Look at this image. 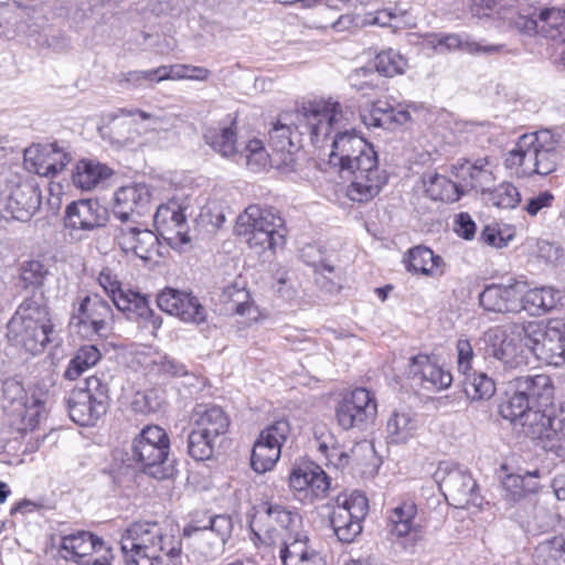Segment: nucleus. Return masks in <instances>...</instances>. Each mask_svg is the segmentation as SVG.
<instances>
[{
	"label": "nucleus",
	"instance_id": "f257e3e1",
	"mask_svg": "<svg viewBox=\"0 0 565 565\" xmlns=\"http://www.w3.org/2000/svg\"><path fill=\"white\" fill-rule=\"evenodd\" d=\"M298 116L309 129L312 143H319L334 135L329 163L338 168L341 175L377 159L374 147L355 134L352 127L353 111L344 108L338 100L316 99L306 105Z\"/></svg>",
	"mask_w": 565,
	"mask_h": 565
},
{
	"label": "nucleus",
	"instance_id": "f03ea898",
	"mask_svg": "<svg viewBox=\"0 0 565 565\" xmlns=\"http://www.w3.org/2000/svg\"><path fill=\"white\" fill-rule=\"evenodd\" d=\"M126 565H180L181 540L154 521H136L121 533Z\"/></svg>",
	"mask_w": 565,
	"mask_h": 565
},
{
	"label": "nucleus",
	"instance_id": "7ed1b4c3",
	"mask_svg": "<svg viewBox=\"0 0 565 565\" xmlns=\"http://www.w3.org/2000/svg\"><path fill=\"white\" fill-rule=\"evenodd\" d=\"M53 324L42 298H28L7 324L8 341L32 355L42 353L52 341Z\"/></svg>",
	"mask_w": 565,
	"mask_h": 565
},
{
	"label": "nucleus",
	"instance_id": "20e7f679",
	"mask_svg": "<svg viewBox=\"0 0 565 565\" xmlns=\"http://www.w3.org/2000/svg\"><path fill=\"white\" fill-rule=\"evenodd\" d=\"M235 233L258 253L275 250L286 242L285 221L274 207L249 205L237 217Z\"/></svg>",
	"mask_w": 565,
	"mask_h": 565
},
{
	"label": "nucleus",
	"instance_id": "39448f33",
	"mask_svg": "<svg viewBox=\"0 0 565 565\" xmlns=\"http://www.w3.org/2000/svg\"><path fill=\"white\" fill-rule=\"evenodd\" d=\"M169 450L170 439L166 430L157 425H148L134 438L130 456L143 473L162 480L172 476Z\"/></svg>",
	"mask_w": 565,
	"mask_h": 565
},
{
	"label": "nucleus",
	"instance_id": "423d86ee",
	"mask_svg": "<svg viewBox=\"0 0 565 565\" xmlns=\"http://www.w3.org/2000/svg\"><path fill=\"white\" fill-rule=\"evenodd\" d=\"M526 322H512L503 328H492L484 333L486 353L499 361L507 370L529 364L526 349Z\"/></svg>",
	"mask_w": 565,
	"mask_h": 565
},
{
	"label": "nucleus",
	"instance_id": "0eeeda50",
	"mask_svg": "<svg viewBox=\"0 0 565 565\" xmlns=\"http://www.w3.org/2000/svg\"><path fill=\"white\" fill-rule=\"evenodd\" d=\"M110 402L109 383L104 376H89L84 387L71 391L67 408L71 419L81 426H92L106 414Z\"/></svg>",
	"mask_w": 565,
	"mask_h": 565
},
{
	"label": "nucleus",
	"instance_id": "6e6552de",
	"mask_svg": "<svg viewBox=\"0 0 565 565\" xmlns=\"http://www.w3.org/2000/svg\"><path fill=\"white\" fill-rule=\"evenodd\" d=\"M114 311L98 295L85 296L72 303L68 327L83 339L105 338L111 330Z\"/></svg>",
	"mask_w": 565,
	"mask_h": 565
},
{
	"label": "nucleus",
	"instance_id": "1a4fd4ad",
	"mask_svg": "<svg viewBox=\"0 0 565 565\" xmlns=\"http://www.w3.org/2000/svg\"><path fill=\"white\" fill-rule=\"evenodd\" d=\"M313 100L303 103L294 113H285L279 116L277 121L269 130V147L274 151V160L276 169L282 171H291L295 166L294 150L297 149L296 142L299 136L308 134L309 129L303 125V120L299 118L300 110Z\"/></svg>",
	"mask_w": 565,
	"mask_h": 565
},
{
	"label": "nucleus",
	"instance_id": "9d476101",
	"mask_svg": "<svg viewBox=\"0 0 565 565\" xmlns=\"http://www.w3.org/2000/svg\"><path fill=\"white\" fill-rule=\"evenodd\" d=\"M526 349L536 360L550 365L565 363V324L554 320L526 321Z\"/></svg>",
	"mask_w": 565,
	"mask_h": 565
},
{
	"label": "nucleus",
	"instance_id": "9b49d317",
	"mask_svg": "<svg viewBox=\"0 0 565 565\" xmlns=\"http://www.w3.org/2000/svg\"><path fill=\"white\" fill-rule=\"evenodd\" d=\"M367 510V499L362 492L353 491L337 497L330 523L340 542L352 543L361 534Z\"/></svg>",
	"mask_w": 565,
	"mask_h": 565
},
{
	"label": "nucleus",
	"instance_id": "f8f14e48",
	"mask_svg": "<svg viewBox=\"0 0 565 565\" xmlns=\"http://www.w3.org/2000/svg\"><path fill=\"white\" fill-rule=\"evenodd\" d=\"M232 531L231 516L218 514L207 516L206 520L192 521L184 527L183 533L184 536L192 539L205 558L214 559L223 553Z\"/></svg>",
	"mask_w": 565,
	"mask_h": 565
},
{
	"label": "nucleus",
	"instance_id": "ddd939ff",
	"mask_svg": "<svg viewBox=\"0 0 565 565\" xmlns=\"http://www.w3.org/2000/svg\"><path fill=\"white\" fill-rule=\"evenodd\" d=\"M434 479L454 507L467 508L478 504L477 483L467 469L451 461H441L434 473Z\"/></svg>",
	"mask_w": 565,
	"mask_h": 565
},
{
	"label": "nucleus",
	"instance_id": "4468645a",
	"mask_svg": "<svg viewBox=\"0 0 565 565\" xmlns=\"http://www.w3.org/2000/svg\"><path fill=\"white\" fill-rule=\"evenodd\" d=\"M527 437L536 440L546 452L565 460V408L558 412L544 409L542 415H531Z\"/></svg>",
	"mask_w": 565,
	"mask_h": 565
},
{
	"label": "nucleus",
	"instance_id": "2eb2a0df",
	"mask_svg": "<svg viewBox=\"0 0 565 565\" xmlns=\"http://www.w3.org/2000/svg\"><path fill=\"white\" fill-rule=\"evenodd\" d=\"M377 414L374 395L364 387H358L347 394L335 407V418L344 430L359 428L373 423Z\"/></svg>",
	"mask_w": 565,
	"mask_h": 565
},
{
	"label": "nucleus",
	"instance_id": "dca6fc26",
	"mask_svg": "<svg viewBox=\"0 0 565 565\" xmlns=\"http://www.w3.org/2000/svg\"><path fill=\"white\" fill-rule=\"evenodd\" d=\"M103 554L93 561H86L83 565H110L113 554L103 539L88 531H76L61 536L58 554L65 561L81 563V559L93 553Z\"/></svg>",
	"mask_w": 565,
	"mask_h": 565
},
{
	"label": "nucleus",
	"instance_id": "f3484780",
	"mask_svg": "<svg viewBox=\"0 0 565 565\" xmlns=\"http://www.w3.org/2000/svg\"><path fill=\"white\" fill-rule=\"evenodd\" d=\"M113 235L122 253L132 254L143 262L152 260L160 255L159 237L136 221L111 225Z\"/></svg>",
	"mask_w": 565,
	"mask_h": 565
},
{
	"label": "nucleus",
	"instance_id": "a211bd4d",
	"mask_svg": "<svg viewBox=\"0 0 565 565\" xmlns=\"http://www.w3.org/2000/svg\"><path fill=\"white\" fill-rule=\"evenodd\" d=\"M154 225L160 236L173 249H180L191 242L186 216L178 201H169L157 209Z\"/></svg>",
	"mask_w": 565,
	"mask_h": 565
},
{
	"label": "nucleus",
	"instance_id": "6ab92c4d",
	"mask_svg": "<svg viewBox=\"0 0 565 565\" xmlns=\"http://www.w3.org/2000/svg\"><path fill=\"white\" fill-rule=\"evenodd\" d=\"M341 177L350 179L347 186V196L359 203L371 201L387 182L385 171L379 167V159Z\"/></svg>",
	"mask_w": 565,
	"mask_h": 565
},
{
	"label": "nucleus",
	"instance_id": "aec40b11",
	"mask_svg": "<svg viewBox=\"0 0 565 565\" xmlns=\"http://www.w3.org/2000/svg\"><path fill=\"white\" fill-rule=\"evenodd\" d=\"M157 305L162 311L178 317L183 322L199 326L206 320L205 308L189 292L166 288L158 294Z\"/></svg>",
	"mask_w": 565,
	"mask_h": 565
},
{
	"label": "nucleus",
	"instance_id": "412c9836",
	"mask_svg": "<svg viewBox=\"0 0 565 565\" xmlns=\"http://www.w3.org/2000/svg\"><path fill=\"white\" fill-rule=\"evenodd\" d=\"M151 198L149 185L142 182L119 188L115 192L114 217L120 223L135 221V215L141 216L149 212Z\"/></svg>",
	"mask_w": 565,
	"mask_h": 565
},
{
	"label": "nucleus",
	"instance_id": "4be33fe9",
	"mask_svg": "<svg viewBox=\"0 0 565 565\" xmlns=\"http://www.w3.org/2000/svg\"><path fill=\"white\" fill-rule=\"evenodd\" d=\"M71 156L56 143L38 145L24 150V164L30 172L54 177L70 163Z\"/></svg>",
	"mask_w": 565,
	"mask_h": 565
},
{
	"label": "nucleus",
	"instance_id": "5701e85b",
	"mask_svg": "<svg viewBox=\"0 0 565 565\" xmlns=\"http://www.w3.org/2000/svg\"><path fill=\"white\" fill-rule=\"evenodd\" d=\"M289 487L301 495V500L312 503L327 495L330 489V478L316 465H303L292 469L289 476Z\"/></svg>",
	"mask_w": 565,
	"mask_h": 565
},
{
	"label": "nucleus",
	"instance_id": "b1692460",
	"mask_svg": "<svg viewBox=\"0 0 565 565\" xmlns=\"http://www.w3.org/2000/svg\"><path fill=\"white\" fill-rule=\"evenodd\" d=\"M107 210L97 200L83 199L71 202L64 213V225L70 231H94L105 226Z\"/></svg>",
	"mask_w": 565,
	"mask_h": 565
},
{
	"label": "nucleus",
	"instance_id": "393cba45",
	"mask_svg": "<svg viewBox=\"0 0 565 565\" xmlns=\"http://www.w3.org/2000/svg\"><path fill=\"white\" fill-rule=\"evenodd\" d=\"M550 138L548 132H533L522 135L514 147L508 151L504 164L514 170L518 175H532L535 173L536 149L541 147V139Z\"/></svg>",
	"mask_w": 565,
	"mask_h": 565
},
{
	"label": "nucleus",
	"instance_id": "a878e982",
	"mask_svg": "<svg viewBox=\"0 0 565 565\" xmlns=\"http://www.w3.org/2000/svg\"><path fill=\"white\" fill-rule=\"evenodd\" d=\"M522 284L489 285L479 295L480 306L489 312L516 313L521 311Z\"/></svg>",
	"mask_w": 565,
	"mask_h": 565
},
{
	"label": "nucleus",
	"instance_id": "bb28decb",
	"mask_svg": "<svg viewBox=\"0 0 565 565\" xmlns=\"http://www.w3.org/2000/svg\"><path fill=\"white\" fill-rule=\"evenodd\" d=\"M409 373L420 380L422 387L427 391H441L452 383V375L443 369L436 361L426 355L418 354L412 358Z\"/></svg>",
	"mask_w": 565,
	"mask_h": 565
},
{
	"label": "nucleus",
	"instance_id": "cd10ccee",
	"mask_svg": "<svg viewBox=\"0 0 565 565\" xmlns=\"http://www.w3.org/2000/svg\"><path fill=\"white\" fill-rule=\"evenodd\" d=\"M488 166L489 160L482 158L473 163L465 160L452 167L455 177L461 182L463 193L469 189L480 190L483 195L488 193L494 182V175Z\"/></svg>",
	"mask_w": 565,
	"mask_h": 565
},
{
	"label": "nucleus",
	"instance_id": "c85d7f7f",
	"mask_svg": "<svg viewBox=\"0 0 565 565\" xmlns=\"http://www.w3.org/2000/svg\"><path fill=\"white\" fill-rule=\"evenodd\" d=\"M512 393L508 394L507 399L500 405V414L514 425L519 424L522 433L526 436L531 415H542L544 409L534 408L515 380L512 382Z\"/></svg>",
	"mask_w": 565,
	"mask_h": 565
},
{
	"label": "nucleus",
	"instance_id": "c756f323",
	"mask_svg": "<svg viewBox=\"0 0 565 565\" xmlns=\"http://www.w3.org/2000/svg\"><path fill=\"white\" fill-rule=\"evenodd\" d=\"M262 509L264 514L260 515V519H264L266 533L271 544H276L277 541L295 532L299 521L298 514L280 504L264 503Z\"/></svg>",
	"mask_w": 565,
	"mask_h": 565
},
{
	"label": "nucleus",
	"instance_id": "7c9ffc66",
	"mask_svg": "<svg viewBox=\"0 0 565 565\" xmlns=\"http://www.w3.org/2000/svg\"><path fill=\"white\" fill-rule=\"evenodd\" d=\"M114 306L122 312L135 315L147 322L153 330H158L162 324V319L157 316L149 306L148 298L139 291L124 290L115 298ZM129 318H132L129 316Z\"/></svg>",
	"mask_w": 565,
	"mask_h": 565
},
{
	"label": "nucleus",
	"instance_id": "2f4dec72",
	"mask_svg": "<svg viewBox=\"0 0 565 565\" xmlns=\"http://www.w3.org/2000/svg\"><path fill=\"white\" fill-rule=\"evenodd\" d=\"M315 434L318 450L326 457L328 465H331L337 469L347 468L356 451L365 447L363 444H356L349 452L339 445L333 434L328 431L326 428L317 429Z\"/></svg>",
	"mask_w": 565,
	"mask_h": 565
},
{
	"label": "nucleus",
	"instance_id": "473e14b6",
	"mask_svg": "<svg viewBox=\"0 0 565 565\" xmlns=\"http://www.w3.org/2000/svg\"><path fill=\"white\" fill-rule=\"evenodd\" d=\"M404 263L407 271L428 277L444 274L445 262L426 246H415L405 254Z\"/></svg>",
	"mask_w": 565,
	"mask_h": 565
},
{
	"label": "nucleus",
	"instance_id": "72a5a7b5",
	"mask_svg": "<svg viewBox=\"0 0 565 565\" xmlns=\"http://www.w3.org/2000/svg\"><path fill=\"white\" fill-rule=\"evenodd\" d=\"M40 206L41 192L32 184L18 186L8 201V209L12 217L21 222L29 221Z\"/></svg>",
	"mask_w": 565,
	"mask_h": 565
},
{
	"label": "nucleus",
	"instance_id": "f704fd0d",
	"mask_svg": "<svg viewBox=\"0 0 565 565\" xmlns=\"http://www.w3.org/2000/svg\"><path fill=\"white\" fill-rule=\"evenodd\" d=\"M193 427L200 431L217 438L225 434L230 426V419L223 409L216 405H199L194 408Z\"/></svg>",
	"mask_w": 565,
	"mask_h": 565
},
{
	"label": "nucleus",
	"instance_id": "c9c22d12",
	"mask_svg": "<svg viewBox=\"0 0 565 565\" xmlns=\"http://www.w3.org/2000/svg\"><path fill=\"white\" fill-rule=\"evenodd\" d=\"M519 387L524 391L534 408L548 406L552 403L554 387L550 376L536 374L533 376H520L515 379Z\"/></svg>",
	"mask_w": 565,
	"mask_h": 565
},
{
	"label": "nucleus",
	"instance_id": "e433bc0d",
	"mask_svg": "<svg viewBox=\"0 0 565 565\" xmlns=\"http://www.w3.org/2000/svg\"><path fill=\"white\" fill-rule=\"evenodd\" d=\"M559 300V294L552 287H540L524 291L522 285L521 310L531 316H541L552 310Z\"/></svg>",
	"mask_w": 565,
	"mask_h": 565
},
{
	"label": "nucleus",
	"instance_id": "4c0bfd02",
	"mask_svg": "<svg viewBox=\"0 0 565 565\" xmlns=\"http://www.w3.org/2000/svg\"><path fill=\"white\" fill-rule=\"evenodd\" d=\"M427 195L434 201L452 203L463 194L461 182H454L438 173H427L423 177Z\"/></svg>",
	"mask_w": 565,
	"mask_h": 565
},
{
	"label": "nucleus",
	"instance_id": "58836bf2",
	"mask_svg": "<svg viewBox=\"0 0 565 565\" xmlns=\"http://www.w3.org/2000/svg\"><path fill=\"white\" fill-rule=\"evenodd\" d=\"M416 514V504L411 501H405L395 507L388 516L391 532L397 537L412 535L414 540H419L422 532L419 526L414 524Z\"/></svg>",
	"mask_w": 565,
	"mask_h": 565
},
{
	"label": "nucleus",
	"instance_id": "ea45409f",
	"mask_svg": "<svg viewBox=\"0 0 565 565\" xmlns=\"http://www.w3.org/2000/svg\"><path fill=\"white\" fill-rule=\"evenodd\" d=\"M120 116L125 115L118 109L116 114L110 115L109 122L99 128L102 138L109 140L118 148L134 145L139 137V132L134 128L132 121L120 119Z\"/></svg>",
	"mask_w": 565,
	"mask_h": 565
},
{
	"label": "nucleus",
	"instance_id": "a19ab883",
	"mask_svg": "<svg viewBox=\"0 0 565 565\" xmlns=\"http://www.w3.org/2000/svg\"><path fill=\"white\" fill-rule=\"evenodd\" d=\"M418 420L406 411L394 412L386 424L387 438L392 444H405L416 435Z\"/></svg>",
	"mask_w": 565,
	"mask_h": 565
},
{
	"label": "nucleus",
	"instance_id": "79ce46f5",
	"mask_svg": "<svg viewBox=\"0 0 565 565\" xmlns=\"http://www.w3.org/2000/svg\"><path fill=\"white\" fill-rule=\"evenodd\" d=\"M110 172V169L105 164L93 160H81L73 173V182L77 188L89 191L100 181L107 179Z\"/></svg>",
	"mask_w": 565,
	"mask_h": 565
},
{
	"label": "nucleus",
	"instance_id": "37998d69",
	"mask_svg": "<svg viewBox=\"0 0 565 565\" xmlns=\"http://www.w3.org/2000/svg\"><path fill=\"white\" fill-rule=\"evenodd\" d=\"M231 126L209 128L204 132L205 142L222 157H232L238 152L236 145V131Z\"/></svg>",
	"mask_w": 565,
	"mask_h": 565
},
{
	"label": "nucleus",
	"instance_id": "c03bdc74",
	"mask_svg": "<svg viewBox=\"0 0 565 565\" xmlns=\"http://www.w3.org/2000/svg\"><path fill=\"white\" fill-rule=\"evenodd\" d=\"M438 47L440 52H443V49L446 51L459 49L471 54H493L500 52L503 49V45H481L480 43L471 40L468 35L462 36L459 34H448L438 40L436 49Z\"/></svg>",
	"mask_w": 565,
	"mask_h": 565
},
{
	"label": "nucleus",
	"instance_id": "a18cd8bd",
	"mask_svg": "<svg viewBox=\"0 0 565 565\" xmlns=\"http://www.w3.org/2000/svg\"><path fill=\"white\" fill-rule=\"evenodd\" d=\"M143 363L149 373L160 376H185L189 374L184 364L161 352L150 353L145 358Z\"/></svg>",
	"mask_w": 565,
	"mask_h": 565
},
{
	"label": "nucleus",
	"instance_id": "49530a36",
	"mask_svg": "<svg viewBox=\"0 0 565 565\" xmlns=\"http://www.w3.org/2000/svg\"><path fill=\"white\" fill-rule=\"evenodd\" d=\"M100 358V351L96 345L89 344L81 347L71 359L64 372V377L70 381L78 379L86 370L96 365Z\"/></svg>",
	"mask_w": 565,
	"mask_h": 565
},
{
	"label": "nucleus",
	"instance_id": "de8ad7c7",
	"mask_svg": "<svg viewBox=\"0 0 565 565\" xmlns=\"http://www.w3.org/2000/svg\"><path fill=\"white\" fill-rule=\"evenodd\" d=\"M281 544L280 558L284 565H295L315 548L309 546L306 535L294 532L278 541Z\"/></svg>",
	"mask_w": 565,
	"mask_h": 565
},
{
	"label": "nucleus",
	"instance_id": "09e8293b",
	"mask_svg": "<svg viewBox=\"0 0 565 565\" xmlns=\"http://www.w3.org/2000/svg\"><path fill=\"white\" fill-rule=\"evenodd\" d=\"M463 380V392L471 401L489 399L495 392L494 381L483 372H467Z\"/></svg>",
	"mask_w": 565,
	"mask_h": 565
},
{
	"label": "nucleus",
	"instance_id": "8fccbe9b",
	"mask_svg": "<svg viewBox=\"0 0 565 565\" xmlns=\"http://www.w3.org/2000/svg\"><path fill=\"white\" fill-rule=\"evenodd\" d=\"M539 475V470L527 472L526 476L508 475L502 482L505 498L515 502L522 499L526 493L536 492L539 488L537 482L527 479L537 478Z\"/></svg>",
	"mask_w": 565,
	"mask_h": 565
},
{
	"label": "nucleus",
	"instance_id": "3c124183",
	"mask_svg": "<svg viewBox=\"0 0 565 565\" xmlns=\"http://www.w3.org/2000/svg\"><path fill=\"white\" fill-rule=\"evenodd\" d=\"M540 34L565 42V10L546 8L540 12Z\"/></svg>",
	"mask_w": 565,
	"mask_h": 565
},
{
	"label": "nucleus",
	"instance_id": "603ef678",
	"mask_svg": "<svg viewBox=\"0 0 565 565\" xmlns=\"http://www.w3.org/2000/svg\"><path fill=\"white\" fill-rule=\"evenodd\" d=\"M536 565H565V539L554 536L539 543L534 551Z\"/></svg>",
	"mask_w": 565,
	"mask_h": 565
},
{
	"label": "nucleus",
	"instance_id": "864d4df0",
	"mask_svg": "<svg viewBox=\"0 0 565 565\" xmlns=\"http://www.w3.org/2000/svg\"><path fill=\"white\" fill-rule=\"evenodd\" d=\"M281 450L259 437L256 439L252 456L250 466L257 473H265L271 470L279 460Z\"/></svg>",
	"mask_w": 565,
	"mask_h": 565
},
{
	"label": "nucleus",
	"instance_id": "5fc2aeb1",
	"mask_svg": "<svg viewBox=\"0 0 565 565\" xmlns=\"http://www.w3.org/2000/svg\"><path fill=\"white\" fill-rule=\"evenodd\" d=\"M224 297L227 299L228 309L233 310L236 315L246 317L250 321L258 318L257 307L249 300V294L243 288L235 286L227 287L224 290Z\"/></svg>",
	"mask_w": 565,
	"mask_h": 565
},
{
	"label": "nucleus",
	"instance_id": "6e6d98bb",
	"mask_svg": "<svg viewBox=\"0 0 565 565\" xmlns=\"http://www.w3.org/2000/svg\"><path fill=\"white\" fill-rule=\"evenodd\" d=\"M374 66L379 74L385 77H393L406 71L407 61L397 51L388 49L375 56Z\"/></svg>",
	"mask_w": 565,
	"mask_h": 565
},
{
	"label": "nucleus",
	"instance_id": "4d7b16f0",
	"mask_svg": "<svg viewBox=\"0 0 565 565\" xmlns=\"http://www.w3.org/2000/svg\"><path fill=\"white\" fill-rule=\"evenodd\" d=\"M536 158L535 174L547 175L556 170L561 156L554 141L542 138L541 147L536 149Z\"/></svg>",
	"mask_w": 565,
	"mask_h": 565
},
{
	"label": "nucleus",
	"instance_id": "13d9d810",
	"mask_svg": "<svg viewBox=\"0 0 565 565\" xmlns=\"http://www.w3.org/2000/svg\"><path fill=\"white\" fill-rule=\"evenodd\" d=\"M241 157L245 158L246 164L254 171L264 169L267 164L276 168L274 160V151L267 152L263 141L259 139L249 140L241 152Z\"/></svg>",
	"mask_w": 565,
	"mask_h": 565
},
{
	"label": "nucleus",
	"instance_id": "bf43d9fd",
	"mask_svg": "<svg viewBox=\"0 0 565 565\" xmlns=\"http://www.w3.org/2000/svg\"><path fill=\"white\" fill-rule=\"evenodd\" d=\"M215 438L194 428L188 436V454L196 461L207 460L213 456Z\"/></svg>",
	"mask_w": 565,
	"mask_h": 565
},
{
	"label": "nucleus",
	"instance_id": "052dcab7",
	"mask_svg": "<svg viewBox=\"0 0 565 565\" xmlns=\"http://www.w3.org/2000/svg\"><path fill=\"white\" fill-rule=\"evenodd\" d=\"M487 202L501 209H513L520 202V193L511 183H501L486 194Z\"/></svg>",
	"mask_w": 565,
	"mask_h": 565
},
{
	"label": "nucleus",
	"instance_id": "680f3d73",
	"mask_svg": "<svg viewBox=\"0 0 565 565\" xmlns=\"http://www.w3.org/2000/svg\"><path fill=\"white\" fill-rule=\"evenodd\" d=\"M532 254L536 259L552 267H558L565 263L564 249L555 242L539 239Z\"/></svg>",
	"mask_w": 565,
	"mask_h": 565
},
{
	"label": "nucleus",
	"instance_id": "e2e57ef3",
	"mask_svg": "<svg viewBox=\"0 0 565 565\" xmlns=\"http://www.w3.org/2000/svg\"><path fill=\"white\" fill-rule=\"evenodd\" d=\"M12 387L21 395L18 399L13 401V404H17L14 412L21 417L23 423L28 426H33L36 423V417L40 415L41 402L32 398L31 404H29L22 387L19 384H12Z\"/></svg>",
	"mask_w": 565,
	"mask_h": 565
},
{
	"label": "nucleus",
	"instance_id": "0e129e2a",
	"mask_svg": "<svg viewBox=\"0 0 565 565\" xmlns=\"http://www.w3.org/2000/svg\"><path fill=\"white\" fill-rule=\"evenodd\" d=\"M380 106L381 128L394 129L407 124L411 120V114L402 108H396L387 102L377 100Z\"/></svg>",
	"mask_w": 565,
	"mask_h": 565
},
{
	"label": "nucleus",
	"instance_id": "69168bd1",
	"mask_svg": "<svg viewBox=\"0 0 565 565\" xmlns=\"http://www.w3.org/2000/svg\"><path fill=\"white\" fill-rule=\"evenodd\" d=\"M290 435V425L287 419H278L264 428L259 438L281 450L282 444Z\"/></svg>",
	"mask_w": 565,
	"mask_h": 565
},
{
	"label": "nucleus",
	"instance_id": "338daca9",
	"mask_svg": "<svg viewBox=\"0 0 565 565\" xmlns=\"http://www.w3.org/2000/svg\"><path fill=\"white\" fill-rule=\"evenodd\" d=\"M157 82L156 68L148 71H130L119 74L117 84L125 89H134Z\"/></svg>",
	"mask_w": 565,
	"mask_h": 565
},
{
	"label": "nucleus",
	"instance_id": "774afa93",
	"mask_svg": "<svg viewBox=\"0 0 565 565\" xmlns=\"http://www.w3.org/2000/svg\"><path fill=\"white\" fill-rule=\"evenodd\" d=\"M46 275L47 269L40 260L26 262L21 269V279L30 286L42 285Z\"/></svg>",
	"mask_w": 565,
	"mask_h": 565
}]
</instances>
